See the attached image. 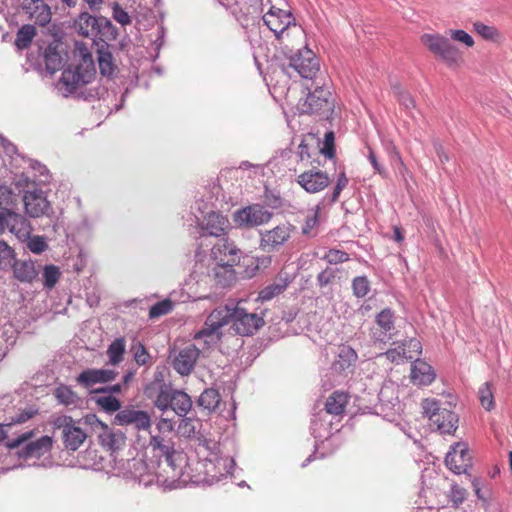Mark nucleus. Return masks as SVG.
Listing matches in <instances>:
<instances>
[{
    "instance_id": "17",
    "label": "nucleus",
    "mask_w": 512,
    "mask_h": 512,
    "mask_svg": "<svg viewBox=\"0 0 512 512\" xmlns=\"http://www.w3.org/2000/svg\"><path fill=\"white\" fill-rule=\"evenodd\" d=\"M116 423L121 426L132 425L138 431H148L151 428V418L146 411L134 408L120 410L115 416Z\"/></svg>"
},
{
    "instance_id": "7",
    "label": "nucleus",
    "mask_w": 512,
    "mask_h": 512,
    "mask_svg": "<svg viewBox=\"0 0 512 512\" xmlns=\"http://www.w3.org/2000/svg\"><path fill=\"white\" fill-rule=\"evenodd\" d=\"M296 183L307 193L315 194L323 191L330 184V177L317 166L294 167Z\"/></svg>"
},
{
    "instance_id": "38",
    "label": "nucleus",
    "mask_w": 512,
    "mask_h": 512,
    "mask_svg": "<svg viewBox=\"0 0 512 512\" xmlns=\"http://www.w3.org/2000/svg\"><path fill=\"white\" fill-rule=\"evenodd\" d=\"M478 396L481 405L487 410L490 411L494 408V397L492 393L491 384L489 382H485L482 384L478 391Z\"/></svg>"
},
{
    "instance_id": "39",
    "label": "nucleus",
    "mask_w": 512,
    "mask_h": 512,
    "mask_svg": "<svg viewBox=\"0 0 512 512\" xmlns=\"http://www.w3.org/2000/svg\"><path fill=\"white\" fill-rule=\"evenodd\" d=\"M385 356L388 360L395 363H403L407 360L413 359V354L407 353L406 348L402 343L395 348L389 349L385 353Z\"/></svg>"
},
{
    "instance_id": "11",
    "label": "nucleus",
    "mask_w": 512,
    "mask_h": 512,
    "mask_svg": "<svg viewBox=\"0 0 512 512\" xmlns=\"http://www.w3.org/2000/svg\"><path fill=\"white\" fill-rule=\"evenodd\" d=\"M331 93L328 89L317 87L297 104V109L303 114H319L329 112L333 105L329 98Z\"/></svg>"
},
{
    "instance_id": "1",
    "label": "nucleus",
    "mask_w": 512,
    "mask_h": 512,
    "mask_svg": "<svg viewBox=\"0 0 512 512\" xmlns=\"http://www.w3.org/2000/svg\"><path fill=\"white\" fill-rule=\"evenodd\" d=\"M242 301L235 306L228 304L217 307L206 318L203 328L195 334V339H204L206 343L220 340V329L232 323L234 331L242 336L253 335L264 326L262 316L256 313H249L241 307Z\"/></svg>"
},
{
    "instance_id": "15",
    "label": "nucleus",
    "mask_w": 512,
    "mask_h": 512,
    "mask_svg": "<svg viewBox=\"0 0 512 512\" xmlns=\"http://www.w3.org/2000/svg\"><path fill=\"white\" fill-rule=\"evenodd\" d=\"M445 464L449 470L456 474L466 473L472 465V455L468 444L457 442L452 445L446 454Z\"/></svg>"
},
{
    "instance_id": "44",
    "label": "nucleus",
    "mask_w": 512,
    "mask_h": 512,
    "mask_svg": "<svg viewBox=\"0 0 512 512\" xmlns=\"http://www.w3.org/2000/svg\"><path fill=\"white\" fill-rule=\"evenodd\" d=\"M474 31L485 40H496L500 33L494 26L486 25L482 22H475L473 24Z\"/></svg>"
},
{
    "instance_id": "8",
    "label": "nucleus",
    "mask_w": 512,
    "mask_h": 512,
    "mask_svg": "<svg viewBox=\"0 0 512 512\" xmlns=\"http://www.w3.org/2000/svg\"><path fill=\"white\" fill-rule=\"evenodd\" d=\"M54 426L62 430L63 445L69 451L78 450L87 439V433L80 427V422L71 416L57 417Z\"/></svg>"
},
{
    "instance_id": "9",
    "label": "nucleus",
    "mask_w": 512,
    "mask_h": 512,
    "mask_svg": "<svg viewBox=\"0 0 512 512\" xmlns=\"http://www.w3.org/2000/svg\"><path fill=\"white\" fill-rule=\"evenodd\" d=\"M75 28L84 37L103 40L104 37L111 33L113 25L105 17L96 18L88 12H83L75 21Z\"/></svg>"
},
{
    "instance_id": "48",
    "label": "nucleus",
    "mask_w": 512,
    "mask_h": 512,
    "mask_svg": "<svg viewBox=\"0 0 512 512\" xmlns=\"http://www.w3.org/2000/svg\"><path fill=\"white\" fill-rule=\"evenodd\" d=\"M54 395L56 399L64 405L75 403L76 394L67 386L62 385L56 388Z\"/></svg>"
},
{
    "instance_id": "62",
    "label": "nucleus",
    "mask_w": 512,
    "mask_h": 512,
    "mask_svg": "<svg viewBox=\"0 0 512 512\" xmlns=\"http://www.w3.org/2000/svg\"><path fill=\"white\" fill-rule=\"evenodd\" d=\"M335 271L332 269H325L318 275V281L321 286L327 285L331 282V280L334 278Z\"/></svg>"
},
{
    "instance_id": "25",
    "label": "nucleus",
    "mask_w": 512,
    "mask_h": 512,
    "mask_svg": "<svg viewBox=\"0 0 512 512\" xmlns=\"http://www.w3.org/2000/svg\"><path fill=\"white\" fill-rule=\"evenodd\" d=\"M148 447L152 452L165 457L167 462H170L175 454L174 443L171 439H166V435L151 434Z\"/></svg>"
},
{
    "instance_id": "59",
    "label": "nucleus",
    "mask_w": 512,
    "mask_h": 512,
    "mask_svg": "<svg viewBox=\"0 0 512 512\" xmlns=\"http://www.w3.org/2000/svg\"><path fill=\"white\" fill-rule=\"evenodd\" d=\"M36 414V410H24L21 413H19L15 418H12L11 422L6 424V426L25 423L28 420L32 419Z\"/></svg>"
},
{
    "instance_id": "37",
    "label": "nucleus",
    "mask_w": 512,
    "mask_h": 512,
    "mask_svg": "<svg viewBox=\"0 0 512 512\" xmlns=\"http://www.w3.org/2000/svg\"><path fill=\"white\" fill-rule=\"evenodd\" d=\"M98 64L100 72L103 76H111L114 72V64L112 54L108 51L100 49L98 51Z\"/></svg>"
},
{
    "instance_id": "47",
    "label": "nucleus",
    "mask_w": 512,
    "mask_h": 512,
    "mask_svg": "<svg viewBox=\"0 0 512 512\" xmlns=\"http://www.w3.org/2000/svg\"><path fill=\"white\" fill-rule=\"evenodd\" d=\"M14 250L4 241H0V269H7L13 264Z\"/></svg>"
},
{
    "instance_id": "50",
    "label": "nucleus",
    "mask_w": 512,
    "mask_h": 512,
    "mask_svg": "<svg viewBox=\"0 0 512 512\" xmlns=\"http://www.w3.org/2000/svg\"><path fill=\"white\" fill-rule=\"evenodd\" d=\"M324 260L334 265L344 263L349 260V254L339 249H330L325 254Z\"/></svg>"
},
{
    "instance_id": "46",
    "label": "nucleus",
    "mask_w": 512,
    "mask_h": 512,
    "mask_svg": "<svg viewBox=\"0 0 512 512\" xmlns=\"http://www.w3.org/2000/svg\"><path fill=\"white\" fill-rule=\"evenodd\" d=\"M353 294L357 298L365 297L370 291V282L365 276L355 277L352 281Z\"/></svg>"
},
{
    "instance_id": "26",
    "label": "nucleus",
    "mask_w": 512,
    "mask_h": 512,
    "mask_svg": "<svg viewBox=\"0 0 512 512\" xmlns=\"http://www.w3.org/2000/svg\"><path fill=\"white\" fill-rule=\"evenodd\" d=\"M60 44L57 42H53L49 44L44 50V62L46 70L54 74L55 72L62 69L64 65V59L59 50Z\"/></svg>"
},
{
    "instance_id": "32",
    "label": "nucleus",
    "mask_w": 512,
    "mask_h": 512,
    "mask_svg": "<svg viewBox=\"0 0 512 512\" xmlns=\"http://www.w3.org/2000/svg\"><path fill=\"white\" fill-rule=\"evenodd\" d=\"M126 343L123 337L116 338L107 348V356L112 365H117L124 359Z\"/></svg>"
},
{
    "instance_id": "36",
    "label": "nucleus",
    "mask_w": 512,
    "mask_h": 512,
    "mask_svg": "<svg viewBox=\"0 0 512 512\" xmlns=\"http://www.w3.org/2000/svg\"><path fill=\"white\" fill-rule=\"evenodd\" d=\"M173 391L170 387L165 384L160 386L159 392L154 399V405L161 411H167L171 408L173 401Z\"/></svg>"
},
{
    "instance_id": "22",
    "label": "nucleus",
    "mask_w": 512,
    "mask_h": 512,
    "mask_svg": "<svg viewBox=\"0 0 512 512\" xmlns=\"http://www.w3.org/2000/svg\"><path fill=\"white\" fill-rule=\"evenodd\" d=\"M201 228L206 231L208 235L219 237L228 232L230 222L223 214L212 211L204 217Z\"/></svg>"
},
{
    "instance_id": "43",
    "label": "nucleus",
    "mask_w": 512,
    "mask_h": 512,
    "mask_svg": "<svg viewBox=\"0 0 512 512\" xmlns=\"http://www.w3.org/2000/svg\"><path fill=\"white\" fill-rule=\"evenodd\" d=\"M297 156L299 158L295 167H311L314 166L315 160L309 152V146L305 141H301L298 146Z\"/></svg>"
},
{
    "instance_id": "21",
    "label": "nucleus",
    "mask_w": 512,
    "mask_h": 512,
    "mask_svg": "<svg viewBox=\"0 0 512 512\" xmlns=\"http://www.w3.org/2000/svg\"><path fill=\"white\" fill-rule=\"evenodd\" d=\"M212 255L221 263L238 265L241 258V250L233 242L223 239L212 248Z\"/></svg>"
},
{
    "instance_id": "29",
    "label": "nucleus",
    "mask_w": 512,
    "mask_h": 512,
    "mask_svg": "<svg viewBox=\"0 0 512 512\" xmlns=\"http://www.w3.org/2000/svg\"><path fill=\"white\" fill-rule=\"evenodd\" d=\"M356 351L348 345L339 347L337 359L334 362V368L340 372L351 369L357 361Z\"/></svg>"
},
{
    "instance_id": "49",
    "label": "nucleus",
    "mask_w": 512,
    "mask_h": 512,
    "mask_svg": "<svg viewBox=\"0 0 512 512\" xmlns=\"http://www.w3.org/2000/svg\"><path fill=\"white\" fill-rule=\"evenodd\" d=\"M26 241L27 248L35 254H40L48 248V245L42 236L31 237L30 235Z\"/></svg>"
},
{
    "instance_id": "24",
    "label": "nucleus",
    "mask_w": 512,
    "mask_h": 512,
    "mask_svg": "<svg viewBox=\"0 0 512 512\" xmlns=\"http://www.w3.org/2000/svg\"><path fill=\"white\" fill-rule=\"evenodd\" d=\"M433 368L423 360H415L411 367V380L419 386L430 385L435 379Z\"/></svg>"
},
{
    "instance_id": "34",
    "label": "nucleus",
    "mask_w": 512,
    "mask_h": 512,
    "mask_svg": "<svg viewBox=\"0 0 512 512\" xmlns=\"http://www.w3.org/2000/svg\"><path fill=\"white\" fill-rule=\"evenodd\" d=\"M36 36V28L33 25H23L16 34L15 46L19 50L29 47L34 37Z\"/></svg>"
},
{
    "instance_id": "18",
    "label": "nucleus",
    "mask_w": 512,
    "mask_h": 512,
    "mask_svg": "<svg viewBox=\"0 0 512 512\" xmlns=\"http://www.w3.org/2000/svg\"><path fill=\"white\" fill-rule=\"evenodd\" d=\"M23 201L26 213L33 218H38L45 215L50 208V204L44 196L43 192L38 189L26 191L23 197Z\"/></svg>"
},
{
    "instance_id": "55",
    "label": "nucleus",
    "mask_w": 512,
    "mask_h": 512,
    "mask_svg": "<svg viewBox=\"0 0 512 512\" xmlns=\"http://www.w3.org/2000/svg\"><path fill=\"white\" fill-rule=\"evenodd\" d=\"M348 182L349 180L346 177L345 173H340L330 198L331 202H336L339 199L342 190L348 185Z\"/></svg>"
},
{
    "instance_id": "31",
    "label": "nucleus",
    "mask_w": 512,
    "mask_h": 512,
    "mask_svg": "<svg viewBox=\"0 0 512 512\" xmlns=\"http://www.w3.org/2000/svg\"><path fill=\"white\" fill-rule=\"evenodd\" d=\"M192 407V400L190 396L179 390L173 391V401L171 405V409L178 415V416H186V414L191 410Z\"/></svg>"
},
{
    "instance_id": "16",
    "label": "nucleus",
    "mask_w": 512,
    "mask_h": 512,
    "mask_svg": "<svg viewBox=\"0 0 512 512\" xmlns=\"http://www.w3.org/2000/svg\"><path fill=\"white\" fill-rule=\"evenodd\" d=\"M272 213L259 204L249 205L234 214V222L243 227H256L268 223Z\"/></svg>"
},
{
    "instance_id": "53",
    "label": "nucleus",
    "mask_w": 512,
    "mask_h": 512,
    "mask_svg": "<svg viewBox=\"0 0 512 512\" xmlns=\"http://www.w3.org/2000/svg\"><path fill=\"white\" fill-rule=\"evenodd\" d=\"M134 360L139 365H146L150 359V355L146 347L142 343H137L133 346Z\"/></svg>"
},
{
    "instance_id": "56",
    "label": "nucleus",
    "mask_w": 512,
    "mask_h": 512,
    "mask_svg": "<svg viewBox=\"0 0 512 512\" xmlns=\"http://www.w3.org/2000/svg\"><path fill=\"white\" fill-rule=\"evenodd\" d=\"M158 434L167 435L173 432L174 422L172 419L161 417L156 423Z\"/></svg>"
},
{
    "instance_id": "63",
    "label": "nucleus",
    "mask_w": 512,
    "mask_h": 512,
    "mask_svg": "<svg viewBox=\"0 0 512 512\" xmlns=\"http://www.w3.org/2000/svg\"><path fill=\"white\" fill-rule=\"evenodd\" d=\"M435 151H436V154L437 156L439 157V160L444 163V162H447L449 161V156L448 154L445 152L444 148L442 145L440 144H436L435 145Z\"/></svg>"
},
{
    "instance_id": "4",
    "label": "nucleus",
    "mask_w": 512,
    "mask_h": 512,
    "mask_svg": "<svg viewBox=\"0 0 512 512\" xmlns=\"http://www.w3.org/2000/svg\"><path fill=\"white\" fill-rule=\"evenodd\" d=\"M76 55L79 57V62L75 67L65 69L60 78V83L68 93H73L90 83L96 75L92 54L84 45H77Z\"/></svg>"
},
{
    "instance_id": "61",
    "label": "nucleus",
    "mask_w": 512,
    "mask_h": 512,
    "mask_svg": "<svg viewBox=\"0 0 512 512\" xmlns=\"http://www.w3.org/2000/svg\"><path fill=\"white\" fill-rule=\"evenodd\" d=\"M113 17L118 23L122 25H127L131 22V18L128 13L119 7L114 9Z\"/></svg>"
},
{
    "instance_id": "52",
    "label": "nucleus",
    "mask_w": 512,
    "mask_h": 512,
    "mask_svg": "<svg viewBox=\"0 0 512 512\" xmlns=\"http://www.w3.org/2000/svg\"><path fill=\"white\" fill-rule=\"evenodd\" d=\"M377 324L385 331H390L393 328V312L390 309L382 310L376 318Z\"/></svg>"
},
{
    "instance_id": "2",
    "label": "nucleus",
    "mask_w": 512,
    "mask_h": 512,
    "mask_svg": "<svg viewBox=\"0 0 512 512\" xmlns=\"http://www.w3.org/2000/svg\"><path fill=\"white\" fill-rule=\"evenodd\" d=\"M261 6L262 10L268 8L262 17L264 24L274 33L284 50L292 53L294 48L305 44V32L289 10L277 7L272 0H261Z\"/></svg>"
},
{
    "instance_id": "64",
    "label": "nucleus",
    "mask_w": 512,
    "mask_h": 512,
    "mask_svg": "<svg viewBox=\"0 0 512 512\" xmlns=\"http://www.w3.org/2000/svg\"><path fill=\"white\" fill-rule=\"evenodd\" d=\"M92 11H99L102 8L103 0H83Z\"/></svg>"
},
{
    "instance_id": "42",
    "label": "nucleus",
    "mask_w": 512,
    "mask_h": 512,
    "mask_svg": "<svg viewBox=\"0 0 512 512\" xmlns=\"http://www.w3.org/2000/svg\"><path fill=\"white\" fill-rule=\"evenodd\" d=\"M60 278V270L57 266L51 264L46 265L43 270V284L46 288H53Z\"/></svg>"
},
{
    "instance_id": "57",
    "label": "nucleus",
    "mask_w": 512,
    "mask_h": 512,
    "mask_svg": "<svg viewBox=\"0 0 512 512\" xmlns=\"http://www.w3.org/2000/svg\"><path fill=\"white\" fill-rule=\"evenodd\" d=\"M179 431L183 436L190 437L195 434L196 426L191 418H184L179 424Z\"/></svg>"
},
{
    "instance_id": "41",
    "label": "nucleus",
    "mask_w": 512,
    "mask_h": 512,
    "mask_svg": "<svg viewBox=\"0 0 512 512\" xmlns=\"http://www.w3.org/2000/svg\"><path fill=\"white\" fill-rule=\"evenodd\" d=\"M16 195L10 188L0 185V209L1 211H12L11 208L16 203Z\"/></svg>"
},
{
    "instance_id": "13",
    "label": "nucleus",
    "mask_w": 512,
    "mask_h": 512,
    "mask_svg": "<svg viewBox=\"0 0 512 512\" xmlns=\"http://www.w3.org/2000/svg\"><path fill=\"white\" fill-rule=\"evenodd\" d=\"M9 231L20 241H26L32 233L30 222L13 211H0V235Z\"/></svg>"
},
{
    "instance_id": "40",
    "label": "nucleus",
    "mask_w": 512,
    "mask_h": 512,
    "mask_svg": "<svg viewBox=\"0 0 512 512\" xmlns=\"http://www.w3.org/2000/svg\"><path fill=\"white\" fill-rule=\"evenodd\" d=\"M173 302L170 299H164L154 304L149 310V318L156 319L167 315L173 309Z\"/></svg>"
},
{
    "instance_id": "35",
    "label": "nucleus",
    "mask_w": 512,
    "mask_h": 512,
    "mask_svg": "<svg viewBox=\"0 0 512 512\" xmlns=\"http://www.w3.org/2000/svg\"><path fill=\"white\" fill-rule=\"evenodd\" d=\"M219 403L220 394L213 388L204 390L198 399V405L209 412L214 411L218 407Z\"/></svg>"
},
{
    "instance_id": "33",
    "label": "nucleus",
    "mask_w": 512,
    "mask_h": 512,
    "mask_svg": "<svg viewBox=\"0 0 512 512\" xmlns=\"http://www.w3.org/2000/svg\"><path fill=\"white\" fill-rule=\"evenodd\" d=\"M288 286L286 278L279 277L274 283L263 288L259 294L258 299L261 301H269L275 296L281 294Z\"/></svg>"
},
{
    "instance_id": "3",
    "label": "nucleus",
    "mask_w": 512,
    "mask_h": 512,
    "mask_svg": "<svg viewBox=\"0 0 512 512\" xmlns=\"http://www.w3.org/2000/svg\"><path fill=\"white\" fill-rule=\"evenodd\" d=\"M450 39L440 33H424L420 37L421 43L436 59L444 63L448 68L455 69L464 62L463 52L451 42L457 41L466 47H473V37L461 29H450Z\"/></svg>"
},
{
    "instance_id": "12",
    "label": "nucleus",
    "mask_w": 512,
    "mask_h": 512,
    "mask_svg": "<svg viewBox=\"0 0 512 512\" xmlns=\"http://www.w3.org/2000/svg\"><path fill=\"white\" fill-rule=\"evenodd\" d=\"M85 423L101 428L98 435L100 445L107 451L115 452L120 450L126 442L125 435L120 431H114L94 414L85 416Z\"/></svg>"
},
{
    "instance_id": "19",
    "label": "nucleus",
    "mask_w": 512,
    "mask_h": 512,
    "mask_svg": "<svg viewBox=\"0 0 512 512\" xmlns=\"http://www.w3.org/2000/svg\"><path fill=\"white\" fill-rule=\"evenodd\" d=\"M22 10L28 19L34 21L39 26H45L51 20L50 7L44 0H24Z\"/></svg>"
},
{
    "instance_id": "10",
    "label": "nucleus",
    "mask_w": 512,
    "mask_h": 512,
    "mask_svg": "<svg viewBox=\"0 0 512 512\" xmlns=\"http://www.w3.org/2000/svg\"><path fill=\"white\" fill-rule=\"evenodd\" d=\"M295 49H297V53L291 56L289 67L303 78H314L319 71V61L314 52L304 44Z\"/></svg>"
},
{
    "instance_id": "51",
    "label": "nucleus",
    "mask_w": 512,
    "mask_h": 512,
    "mask_svg": "<svg viewBox=\"0 0 512 512\" xmlns=\"http://www.w3.org/2000/svg\"><path fill=\"white\" fill-rule=\"evenodd\" d=\"M334 139V133L332 131L325 133L323 147L320 149V153L329 159L335 156Z\"/></svg>"
},
{
    "instance_id": "20",
    "label": "nucleus",
    "mask_w": 512,
    "mask_h": 512,
    "mask_svg": "<svg viewBox=\"0 0 512 512\" xmlns=\"http://www.w3.org/2000/svg\"><path fill=\"white\" fill-rule=\"evenodd\" d=\"M199 349L195 345H188L175 357L173 361L174 369L181 375H189L199 357Z\"/></svg>"
},
{
    "instance_id": "30",
    "label": "nucleus",
    "mask_w": 512,
    "mask_h": 512,
    "mask_svg": "<svg viewBox=\"0 0 512 512\" xmlns=\"http://www.w3.org/2000/svg\"><path fill=\"white\" fill-rule=\"evenodd\" d=\"M235 265L218 262L216 267L213 269V275L215 282L222 286H231L236 282V273L234 270Z\"/></svg>"
},
{
    "instance_id": "45",
    "label": "nucleus",
    "mask_w": 512,
    "mask_h": 512,
    "mask_svg": "<svg viewBox=\"0 0 512 512\" xmlns=\"http://www.w3.org/2000/svg\"><path fill=\"white\" fill-rule=\"evenodd\" d=\"M96 404L105 412H116L120 409V401L111 395L100 396L96 399Z\"/></svg>"
},
{
    "instance_id": "14",
    "label": "nucleus",
    "mask_w": 512,
    "mask_h": 512,
    "mask_svg": "<svg viewBox=\"0 0 512 512\" xmlns=\"http://www.w3.org/2000/svg\"><path fill=\"white\" fill-rule=\"evenodd\" d=\"M294 226L289 222H283L272 229L260 233V247L266 252L278 250L290 238Z\"/></svg>"
},
{
    "instance_id": "60",
    "label": "nucleus",
    "mask_w": 512,
    "mask_h": 512,
    "mask_svg": "<svg viewBox=\"0 0 512 512\" xmlns=\"http://www.w3.org/2000/svg\"><path fill=\"white\" fill-rule=\"evenodd\" d=\"M396 89L398 101L400 104L403 105L406 109L414 108L415 101L413 97L408 92L401 90L400 87H397Z\"/></svg>"
},
{
    "instance_id": "6",
    "label": "nucleus",
    "mask_w": 512,
    "mask_h": 512,
    "mask_svg": "<svg viewBox=\"0 0 512 512\" xmlns=\"http://www.w3.org/2000/svg\"><path fill=\"white\" fill-rule=\"evenodd\" d=\"M424 414L429 418L432 425L441 434H452L457 429L458 416L448 409H441L440 404L435 399H425L422 402Z\"/></svg>"
},
{
    "instance_id": "5",
    "label": "nucleus",
    "mask_w": 512,
    "mask_h": 512,
    "mask_svg": "<svg viewBox=\"0 0 512 512\" xmlns=\"http://www.w3.org/2000/svg\"><path fill=\"white\" fill-rule=\"evenodd\" d=\"M36 432L35 429L30 430L8 441L7 448L14 450L21 447L18 455L22 458H40L52 449L54 440L52 437L45 435L35 441H30L36 435Z\"/></svg>"
},
{
    "instance_id": "28",
    "label": "nucleus",
    "mask_w": 512,
    "mask_h": 512,
    "mask_svg": "<svg viewBox=\"0 0 512 512\" xmlns=\"http://www.w3.org/2000/svg\"><path fill=\"white\" fill-rule=\"evenodd\" d=\"M11 266L15 278L21 282L31 283L38 275L35 264L31 260L14 261Z\"/></svg>"
},
{
    "instance_id": "23",
    "label": "nucleus",
    "mask_w": 512,
    "mask_h": 512,
    "mask_svg": "<svg viewBox=\"0 0 512 512\" xmlns=\"http://www.w3.org/2000/svg\"><path fill=\"white\" fill-rule=\"evenodd\" d=\"M116 376L117 373L110 369H87L78 375L77 382L85 388H90L95 384L110 382Z\"/></svg>"
},
{
    "instance_id": "54",
    "label": "nucleus",
    "mask_w": 512,
    "mask_h": 512,
    "mask_svg": "<svg viewBox=\"0 0 512 512\" xmlns=\"http://www.w3.org/2000/svg\"><path fill=\"white\" fill-rule=\"evenodd\" d=\"M319 211V206H316L315 210L306 216L305 223L302 227L303 234H309L317 226Z\"/></svg>"
},
{
    "instance_id": "58",
    "label": "nucleus",
    "mask_w": 512,
    "mask_h": 512,
    "mask_svg": "<svg viewBox=\"0 0 512 512\" xmlns=\"http://www.w3.org/2000/svg\"><path fill=\"white\" fill-rule=\"evenodd\" d=\"M402 344L406 348L407 353L413 354V358L422 352V345L418 339L411 338L404 341Z\"/></svg>"
},
{
    "instance_id": "27",
    "label": "nucleus",
    "mask_w": 512,
    "mask_h": 512,
    "mask_svg": "<svg viewBox=\"0 0 512 512\" xmlns=\"http://www.w3.org/2000/svg\"><path fill=\"white\" fill-rule=\"evenodd\" d=\"M349 398L346 392L334 391L325 402V411L333 416L342 415L349 402Z\"/></svg>"
}]
</instances>
